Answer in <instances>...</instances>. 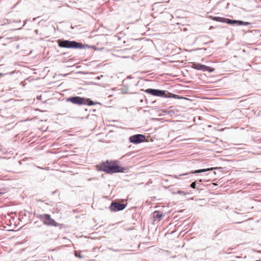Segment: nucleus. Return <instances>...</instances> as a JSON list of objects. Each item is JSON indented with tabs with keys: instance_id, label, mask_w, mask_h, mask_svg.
Segmentation results:
<instances>
[{
	"instance_id": "nucleus-5",
	"label": "nucleus",
	"mask_w": 261,
	"mask_h": 261,
	"mask_svg": "<svg viewBox=\"0 0 261 261\" xmlns=\"http://www.w3.org/2000/svg\"><path fill=\"white\" fill-rule=\"evenodd\" d=\"M209 17L213 20L218 22L226 23L233 26L248 25L251 24L250 22H245L240 20H233L229 18L213 16H210Z\"/></svg>"
},
{
	"instance_id": "nucleus-8",
	"label": "nucleus",
	"mask_w": 261,
	"mask_h": 261,
	"mask_svg": "<svg viewBox=\"0 0 261 261\" xmlns=\"http://www.w3.org/2000/svg\"><path fill=\"white\" fill-rule=\"evenodd\" d=\"M126 205L120 203L116 201H113L109 207L111 212H118L124 210Z\"/></svg>"
},
{
	"instance_id": "nucleus-6",
	"label": "nucleus",
	"mask_w": 261,
	"mask_h": 261,
	"mask_svg": "<svg viewBox=\"0 0 261 261\" xmlns=\"http://www.w3.org/2000/svg\"><path fill=\"white\" fill-rule=\"evenodd\" d=\"M36 217L42 221L46 225L59 227L60 228L62 227V224L56 222L54 219L51 218L50 215L49 214H37Z\"/></svg>"
},
{
	"instance_id": "nucleus-13",
	"label": "nucleus",
	"mask_w": 261,
	"mask_h": 261,
	"mask_svg": "<svg viewBox=\"0 0 261 261\" xmlns=\"http://www.w3.org/2000/svg\"><path fill=\"white\" fill-rule=\"evenodd\" d=\"M133 152H130V153H126L125 154V155H123L122 156V158H125V156H128L129 155H130Z\"/></svg>"
},
{
	"instance_id": "nucleus-16",
	"label": "nucleus",
	"mask_w": 261,
	"mask_h": 261,
	"mask_svg": "<svg viewBox=\"0 0 261 261\" xmlns=\"http://www.w3.org/2000/svg\"><path fill=\"white\" fill-rule=\"evenodd\" d=\"M38 31L37 30H36L35 31V32L36 34H37V33H38Z\"/></svg>"
},
{
	"instance_id": "nucleus-2",
	"label": "nucleus",
	"mask_w": 261,
	"mask_h": 261,
	"mask_svg": "<svg viewBox=\"0 0 261 261\" xmlns=\"http://www.w3.org/2000/svg\"><path fill=\"white\" fill-rule=\"evenodd\" d=\"M58 44L62 48H74V49H86L90 48V46L87 44H83L82 43L75 41H70L64 39H59Z\"/></svg>"
},
{
	"instance_id": "nucleus-9",
	"label": "nucleus",
	"mask_w": 261,
	"mask_h": 261,
	"mask_svg": "<svg viewBox=\"0 0 261 261\" xmlns=\"http://www.w3.org/2000/svg\"><path fill=\"white\" fill-rule=\"evenodd\" d=\"M192 68L203 71H208L209 72H213L215 70L214 68L197 63H193Z\"/></svg>"
},
{
	"instance_id": "nucleus-14",
	"label": "nucleus",
	"mask_w": 261,
	"mask_h": 261,
	"mask_svg": "<svg viewBox=\"0 0 261 261\" xmlns=\"http://www.w3.org/2000/svg\"><path fill=\"white\" fill-rule=\"evenodd\" d=\"M178 194H182L184 193V192L183 191H181V190H179L177 191V192Z\"/></svg>"
},
{
	"instance_id": "nucleus-3",
	"label": "nucleus",
	"mask_w": 261,
	"mask_h": 261,
	"mask_svg": "<svg viewBox=\"0 0 261 261\" xmlns=\"http://www.w3.org/2000/svg\"><path fill=\"white\" fill-rule=\"evenodd\" d=\"M141 90L144 91L146 93L155 96L163 98H173L175 99L179 98L178 95L170 93L166 90L152 88H148L146 90L141 89Z\"/></svg>"
},
{
	"instance_id": "nucleus-17",
	"label": "nucleus",
	"mask_w": 261,
	"mask_h": 261,
	"mask_svg": "<svg viewBox=\"0 0 261 261\" xmlns=\"http://www.w3.org/2000/svg\"><path fill=\"white\" fill-rule=\"evenodd\" d=\"M41 96H38V97H37V98H38V99H40V98H41Z\"/></svg>"
},
{
	"instance_id": "nucleus-12",
	"label": "nucleus",
	"mask_w": 261,
	"mask_h": 261,
	"mask_svg": "<svg viewBox=\"0 0 261 261\" xmlns=\"http://www.w3.org/2000/svg\"><path fill=\"white\" fill-rule=\"evenodd\" d=\"M196 181L195 182H193L191 184V187L192 188H196Z\"/></svg>"
},
{
	"instance_id": "nucleus-4",
	"label": "nucleus",
	"mask_w": 261,
	"mask_h": 261,
	"mask_svg": "<svg viewBox=\"0 0 261 261\" xmlns=\"http://www.w3.org/2000/svg\"><path fill=\"white\" fill-rule=\"evenodd\" d=\"M66 101L70 102L73 104L77 105L79 106H92L99 103L98 102L93 101L90 98L82 97L78 96H70L66 98Z\"/></svg>"
},
{
	"instance_id": "nucleus-11",
	"label": "nucleus",
	"mask_w": 261,
	"mask_h": 261,
	"mask_svg": "<svg viewBox=\"0 0 261 261\" xmlns=\"http://www.w3.org/2000/svg\"><path fill=\"white\" fill-rule=\"evenodd\" d=\"M163 217V215L160 212L158 211H155L153 213V218L154 219V221H160Z\"/></svg>"
},
{
	"instance_id": "nucleus-7",
	"label": "nucleus",
	"mask_w": 261,
	"mask_h": 261,
	"mask_svg": "<svg viewBox=\"0 0 261 261\" xmlns=\"http://www.w3.org/2000/svg\"><path fill=\"white\" fill-rule=\"evenodd\" d=\"M145 139V136L142 134H136L130 136L129 138V142L136 144L144 142Z\"/></svg>"
},
{
	"instance_id": "nucleus-15",
	"label": "nucleus",
	"mask_w": 261,
	"mask_h": 261,
	"mask_svg": "<svg viewBox=\"0 0 261 261\" xmlns=\"http://www.w3.org/2000/svg\"><path fill=\"white\" fill-rule=\"evenodd\" d=\"M75 256L79 257L80 258L82 257L81 255L80 254H78L77 252H75Z\"/></svg>"
},
{
	"instance_id": "nucleus-18",
	"label": "nucleus",
	"mask_w": 261,
	"mask_h": 261,
	"mask_svg": "<svg viewBox=\"0 0 261 261\" xmlns=\"http://www.w3.org/2000/svg\"><path fill=\"white\" fill-rule=\"evenodd\" d=\"M100 76H97V79H100Z\"/></svg>"
},
{
	"instance_id": "nucleus-1",
	"label": "nucleus",
	"mask_w": 261,
	"mask_h": 261,
	"mask_svg": "<svg viewBox=\"0 0 261 261\" xmlns=\"http://www.w3.org/2000/svg\"><path fill=\"white\" fill-rule=\"evenodd\" d=\"M117 160L109 161L102 163L99 168L98 170L103 171L107 173L113 174L115 173H125L127 168L119 166Z\"/></svg>"
},
{
	"instance_id": "nucleus-19",
	"label": "nucleus",
	"mask_w": 261,
	"mask_h": 261,
	"mask_svg": "<svg viewBox=\"0 0 261 261\" xmlns=\"http://www.w3.org/2000/svg\"><path fill=\"white\" fill-rule=\"evenodd\" d=\"M3 75V73H0V75Z\"/></svg>"
},
{
	"instance_id": "nucleus-10",
	"label": "nucleus",
	"mask_w": 261,
	"mask_h": 261,
	"mask_svg": "<svg viewBox=\"0 0 261 261\" xmlns=\"http://www.w3.org/2000/svg\"><path fill=\"white\" fill-rule=\"evenodd\" d=\"M213 170L212 168H206V169H198V170H196L193 171H192L191 172L186 173H184V174H180L178 175V176H177L176 175H175L173 176L175 178L178 179V178H179V176H185V175H189L192 174H194V173H200L204 172L210 171V170Z\"/></svg>"
}]
</instances>
